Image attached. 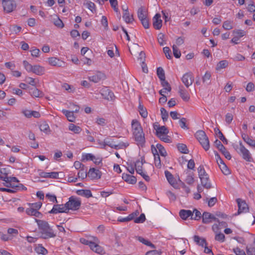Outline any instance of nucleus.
I'll use <instances>...</instances> for the list:
<instances>
[{"label":"nucleus","mask_w":255,"mask_h":255,"mask_svg":"<svg viewBox=\"0 0 255 255\" xmlns=\"http://www.w3.org/2000/svg\"><path fill=\"white\" fill-rule=\"evenodd\" d=\"M39 229L40 231L41 238L43 239H48L54 238L56 236L53 230L50 227L47 222L43 220L35 219Z\"/></svg>","instance_id":"obj_1"},{"label":"nucleus","mask_w":255,"mask_h":255,"mask_svg":"<svg viewBox=\"0 0 255 255\" xmlns=\"http://www.w3.org/2000/svg\"><path fill=\"white\" fill-rule=\"evenodd\" d=\"M131 126L135 140L138 142V145L142 146L144 144L145 140L144 133L140 124L136 120H132Z\"/></svg>","instance_id":"obj_2"},{"label":"nucleus","mask_w":255,"mask_h":255,"mask_svg":"<svg viewBox=\"0 0 255 255\" xmlns=\"http://www.w3.org/2000/svg\"><path fill=\"white\" fill-rule=\"evenodd\" d=\"M195 136L200 142L203 148L206 151L208 150L210 148V143L208 137L205 132L202 130H198L196 132Z\"/></svg>","instance_id":"obj_3"},{"label":"nucleus","mask_w":255,"mask_h":255,"mask_svg":"<svg viewBox=\"0 0 255 255\" xmlns=\"http://www.w3.org/2000/svg\"><path fill=\"white\" fill-rule=\"evenodd\" d=\"M65 204L67 207L66 210H68L69 212L70 210H78L81 205V202L79 199L71 196L69 198V201L67 202Z\"/></svg>","instance_id":"obj_4"},{"label":"nucleus","mask_w":255,"mask_h":255,"mask_svg":"<svg viewBox=\"0 0 255 255\" xmlns=\"http://www.w3.org/2000/svg\"><path fill=\"white\" fill-rule=\"evenodd\" d=\"M214 144L227 159L230 160L231 159L232 156L230 152L227 150L220 140L216 139L214 142Z\"/></svg>","instance_id":"obj_5"},{"label":"nucleus","mask_w":255,"mask_h":255,"mask_svg":"<svg viewBox=\"0 0 255 255\" xmlns=\"http://www.w3.org/2000/svg\"><path fill=\"white\" fill-rule=\"evenodd\" d=\"M67 208L66 204H55L52 209L48 212L49 214H56L58 213H68V210H66Z\"/></svg>","instance_id":"obj_6"},{"label":"nucleus","mask_w":255,"mask_h":255,"mask_svg":"<svg viewBox=\"0 0 255 255\" xmlns=\"http://www.w3.org/2000/svg\"><path fill=\"white\" fill-rule=\"evenodd\" d=\"M2 4L4 10L7 13H10L13 11L16 7V3L14 0H8Z\"/></svg>","instance_id":"obj_7"},{"label":"nucleus","mask_w":255,"mask_h":255,"mask_svg":"<svg viewBox=\"0 0 255 255\" xmlns=\"http://www.w3.org/2000/svg\"><path fill=\"white\" fill-rule=\"evenodd\" d=\"M213 221L219 222V220L214 215L207 212H204L202 215V222L204 224H209Z\"/></svg>","instance_id":"obj_8"},{"label":"nucleus","mask_w":255,"mask_h":255,"mask_svg":"<svg viewBox=\"0 0 255 255\" xmlns=\"http://www.w3.org/2000/svg\"><path fill=\"white\" fill-rule=\"evenodd\" d=\"M237 202L238 205V211L237 213H236L235 215H238L242 213H246L248 211L249 208L248 207V205L245 202V201L242 200V199L238 198L237 199Z\"/></svg>","instance_id":"obj_9"},{"label":"nucleus","mask_w":255,"mask_h":255,"mask_svg":"<svg viewBox=\"0 0 255 255\" xmlns=\"http://www.w3.org/2000/svg\"><path fill=\"white\" fill-rule=\"evenodd\" d=\"M181 80L185 86L187 88H188L194 82L193 74L191 72H188L184 74Z\"/></svg>","instance_id":"obj_10"},{"label":"nucleus","mask_w":255,"mask_h":255,"mask_svg":"<svg viewBox=\"0 0 255 255\" xmlns=\"http://www.w3.org/2000/svg\"><path fill=\"white\" fill-rule=\"evenodd\" d=\"M153 128L156 130V135L158 137H160L161 136L164 134H167L169 130L165 126H160L154 124Z\"/></svg>","instance_id":"obj_11"},{"label":"nucleus","mask_w":255,"mask_h":255,"mask_svg":"<svg viewBox=\"0 0 255 255\" xmlns=\"http://www.w3.org/2000/svg\"><path fill=\"white\" fill-rule=\"evenodd\" d=\"M240 151L242 154L243 159L249 162L251 161L252 157L249 151L245 147L242 142L240 143Z\"/></svg>","instance_id":"obj_12"},{"label":"nucleus","mask_w":255,"mask_h":255,"mask_svg":"<svg viewBox=\"0 0 255 255\" xmlns=\"http://www.w3.org/2000/svg\"><path fill=\"white\" fill-rule=\"evenodd\" d=\"M102 175V172L94 168H91L88 173V176L92 179H100Z\"/></svg>","instance_id":"obj_13"},{"label":"nucleus","mask_w":255,"mask_h":255,"mask_svg":"<svg viewBox=\"0 0 255 255\" xmlns=\"http://www.w3.org/2000/svg\"><path fill=\"white\" fill-rule=\"evenodd\" d=\"M161 15L156 13L153 17V26L155 29L159 30L162 27V21L161 19Z\"/></svg>","instance_id":"obj_14"},{"label":"nucleus","mask_w":255,"mask_h":255,"mask_svg":"<svg viewBox=\"0 0 255 255\" xmlns=\"http://www.w3.org/2000/svg\"><path fill=\"white\" fill-rule=\"evenodd\" d=\"M105 78V74L99 71L97 72L94 75L89 77V80L94 83H98Z\"/></svg>","instance_id":"obj_15"},{"label":"nucleus","mask_w":255,"mask_h":255,"mask_svg":"<svg viewBox=\"0 0 255 255\" xmlns=\"http://www.w3.org/2000/svg\"><path fill=\"white\" fill-rule=\"evenodd\" d=\"M29 93L33 97L41 98L44 96L43 93L35 87L30 88L29 89Z\"/></svg>","instance_id":"obj_16"},{"label":"nucleus","mask_w":255,"mask_h":255,"mask_svg":"<svg viewBox=\"0 0 255 255\" xmlns=\"http://www.w3.org/2000/svg\"><path fill=\"white\" fill-rule=\"evenodd\" d=\"M0 179L4 181L6 184H4V185L6 187H9L11 185L10 183L11 182H18L19 181L17 178L15 177H3L0 175Z\"/></svg>","instance_id":"obj_17"},{"label":"nucleus","mask_w":255,"mask_h":255,"mask_svg":"<svg viewBox=\"0 0 255 255\" xmlns=\"http://www.w3.org/2000/svg\"><path fill=\"white\" fill-rule=\"evenodd\" d=\"M39 175L40 177L43 178H50L53 179H57L58 178L59 173L57 172H41L40 173H39Z\"/></svg>","instance_id":"obj_18"},{"label":"nucleus","mask_w":255,"mask_h":255,"mask_svg":"<svg viewBox=\"0 0 255 255\" xmlns=\"http://www.w3.org/2000/svg\"><path fill=\"white\" fill-rule=\"evenodd\" d=\"M122 178L126 182L131 184H134L136 182V178L135 176L126 173L123 174Z\"/></svg>","instance_id":"obj_19"},{"label":"nucleus","mask_w":255,"mask_h":255,"mask_svg":"<svg viewBox=\"0 0 255 255\" xmlns=\"http://www.w3.org/2000/svg\"><path fill=\"white\" fill-rule=\"evenodd\" d=\"M179 216L183 220H186L188 217H191V218L193 216V212L191 210H181L179 212Z\"/></svg>","instance_id":"obj_20"},{"label":"nucleus","mask_w":255,"mask_h":255,"mask_svg":"<svg viewBox=\"0 0 255 255\" xmlns=\"http://www.w3.org/2000/svg\"><path fill=\"white\" fill-rule=\"evenodd\" d=\"M102 95L104 97L105 99L109 101H112L115 98L113 92L108 89L103 90Z\"/></svg>","instance_id":"obj_21"},{"label":"nucleus","mask_w":255,"mask_h":255,"mask_svg":"<svg viewBox=\"0 0 255 255\" xmlns=\"http://www.w3.org/2000/svg\"><path fill=\"white\" fill-rule=\"evenodd\" d=\"M179 93L182 100L187 102L190 99V96L188 92L184 89L183 86L179 88Z\"/></svg>","instance_id":"obj_22"},{"label":"nucleus","mask_w":255,"mask_h":255,"mask_svg":"<svg viewBox=\"0 0 255 255\" xmlns=\"http://www.w3.org/2000/svg\"><path fill=\"white\" fill-rule=\"evenodd\" d=\"M194 241L197 245L203 247L204 246H207V243L206 240L204 238H202L199 236L195 235L193 237Z\"/></svg>","instance_id":"obj_23"},{"label":"nucleus","mask_w":255,"mask_h":255,"mask_svg":"<svg viewBox=\"0 0 255 255\" xmlns=\"http://www.w3.org/2000/svg\"><path fill=\"white\" fill-rule=\"evenodd\" d=\"M165 175L168 181V182L173 187H175L176 185V180L174 179L172 174L168 171L166 170L165 171Z\"/></svg>","instance_id":"obj_24"},{"label":"nucleus","mask_w":255,"mask_h":255,"mask_svg":"<svg viewBox=\"0 0 255 255\" xmlns=\"http://www.w3.org/2000/svg\"><path fill=\"white\" fill-rule=\"evenodd\" d=\"M202 186L207 189H210L211 188V184L209 182V176L207 177L202 176L200 178Z\"/></svg>","instance_id":"obj_25"},{"label":"nucleus","mask_w":255,"mask_h":255,"mask_svg":"<svg viewBox=\"0 0 255 255\" xmlns=\"http://www.w3.org/2000/svg\"><path fill=\"white\" fill-rule=\"evenodd\" d=\"M48 62L49 64H50L52 66L58 67L62 66V63H63L62 61H60L59 59L56 57L49 58Z\"/></svg>","instance_id":"obj_26"},{"label":"nucleus","mask_w":255,"mask_h":255,"mask_svg":"<svg viewBox=\"0 0 255 255\" xmlns=\"http://www.w3.org/2000/svg\"><path fill=\"white\" fill-rule=\"evenodd\" d=\"M62 113L65 115L67 120L71 122H74L76 117L74 115V112L69 111L66 110H63Z\"/></svg>","instance_id":"obj_27"},{"label":"nucleus","mask_w":255,"mask_h":255,"mask_svg":"<svg viewBox=\"0 0 255 255\" xmlns=\"http://www.w3.org/2000/svg\"><path fill=\"white\" fill-rule=\"evenodd\" d=\"M35 251L38 254L46 255L48 254V251L41 244L35 245Z\"/></svg>","instance_id":"obj_28"},{"label":"nucleus","mask_w":255,"mask_h":255,"mask_svg":"<svg viewBox=\"0 0 255 255\" xmlns=\"http://www.w3.org/2000/svg\"><path fill=\"white\" fill-rule=\"evenodd\" d=\"M44 69L43 67L39 65H34L33 66L32 72L37 75H41L43 74Z\"/></svg>","instance_id":"obj_29"},{"label":"nucleus","mask_w":255,"mask_h":255,"mask_svg":"<svg viewBox=\"0 0 255 255\" xmlns=\"http://www.w3.org/2000/svg\"><path fill=\"white\" fill-rule=\"evenodd\" d=\"M77 193L80 196H84L86 198H90L92 197V194L91 191L90 190L86 189H82L79 190L77 191Z\"/></svg>","instance_id":"obj_30"},{"label":"nucleus","mask_w":255,"mask_h":255,"mask_svg":"<svg viewBox=\"0 0 255 255\" xmlns=\"http://www.w3.org/2000/svg\"><path fill=\"white\" fill-rule=\"evenodd\" d=\"M137 16L139 20L147 17L146 11L143 7L141 6L138 9Z\"/></svg>","instance_id":"obj_31"},{"label":"nucleus","mask_w":255,"mask_h":255,"mask_svg":"<svg viewBox=\"0 0 255 255\" xmlns=\"http://www.w3.org/2000/svg\"><path fill=\"white\" fill-rule=\"evenodd\" d=\"M123 17L126 23H131L133 21L134 19L133 16H130L128 10H127V12H125L123 13Z\"/></svg>","instance_id":"obj_32"},{"label":"nucleus","mask_w":255,"mask_h":255,"mask_svg":"<svg viewBox=\"0 0 255 255\" xmlns=\"http://www.w3.org/2000/svg\"><path fill=\"white\" fill-rule=\"evenodd\" d=\"M215 133L218 135L219 138L221 140L224 144H228V140L225 137L222 132L218 128H215L214 129Z\"/></svg>","instance_id":"obj_33"},{"label":"nucleus","mask_w":255,"mask_h":255,"mask_svg":"<svg viewBox=\"0 0 255 255\" xmlns=\"http://www.w3.org/2000/svg\"><path fill=\"white\" fill-rule=\"evenodd\" d=\"M177 147L178 150L182 153L187 154L189 152V150L186 145L184 143H178L177 145Z\"/></svg>","instance_id":"obj_34"},{"label":"nucleus","mask_w":255,"mask_h":255,"mask_svg":"<svg viewBox=\"0 0 255 255\" xmlns=\"http://www.w3.org/2000/svg\"><path fill=\"white\" fill-rule=\"evenodd\" d=\"M137 239L140 242L142 243L144 245H146L149 247H150L151 248H152L153 249L155 248V246L154 245L152 244L150 242L145 240L142 237H139V236L137 237Z\"/></svg>","instance_id":"obj_35"},{"label":"nucleus","mask_w":255,"mask_h":255,"mask_svg":"<svg viewBox=\"0 0 255 255\" xmlns=\"http://www.w3.org/2000/svg\"><path fill=\"white\" fill-rule=\"evenodd\" d=\"M138 111L141 116L143 118H146L147 117V112L145 108L140 104L138 106Z\"/></svg>","instance_id":"obj_36"},{"label":"nucleus","mask_w":255,"mask_h":255,"mask_svg":"<svg viewBox=\"0 0 255 255\" xmlns=\"http://www.w3.org/2000/svg\"><path fill=\"white\" fill-rule=\"evenodd\" d=\"M69 130L73 131L75 133H79L82 130V129L80 127L77 126L73 124H69Z\"/></svg>","instance_id":"obj_37"},{"label":"nucleus","mask_w":255,"mask_h":255,"mask_svg":"<svg viewBox=\"0 0 255 255\" xmlns=\"http://www.w3.org/2000/svg\"><path fill=\"white\" fill-rule=\"evenodd\" d=\"M157 75L160 80H163L165 79L164 71L162 67L157 68Z\"/></svg>","instance_id":"obj_38"},{"label":"nucleus","mask_w":255,"mask_h":255,"mask_svg":"<svg viewBox=\"0 0 255 255\" xmlns=\"http://www.w3.org/2000/svg\"><path fill=\"white\" fill-rule=\"evenodd\" d=\"M156 146L161 156L165 157L167 155L165 148L161 144L157 143Z\"/></svg>","instance_id":"obj_39"},{"label":"nucleus","mask_w":255,"mask_h":255,"mask_svg":"<svg viewBox=\"0 0 255 255\" xmlns=\"http://www.w3.org/2000/svg\"><path fill=\"white\" fill-rule=\"evenodd\" d=\"M219 166L224 174L227 175L230 174V171L225 163L220 164Z\"/></svg>","instance_id":"obj_40"},{"label":"nucleus","mask_w":255,"mask_h":255,"mask_svg":"<svg viewBox=\"0 0 255 255\" xmlns=\"http://www.w3.org/2000/svg\"><path fill=\"white\" fill-rule=\"evenodd\" d=\"M211 77V73L209 71H207L205 75L202 77L203 82L204 83H206L209 85L210 83V80Z\"/></svg>","instance_id":"obj_41"},{"label":"nucleus","mask_w":255,"mask_h":255,"mask_svg":"<svg viewBox=\"0 0 255 255\" xmlns=\"http://www.w3.org/2000/svg\"><path fill=\"white\" fill-rule=\"evenodd\" d=\"M143 164L140 162L139 160H137L134 163L135 169L138 174L142 173Z\"/></svg>","instance_id":"obj_42"},{"label":"nucleus","mask_w":255,"mask_h":255,"mask_svg":"<svg viewBox=\"0 0 255 255\" xmlns=\"http://www.w3.org/2000/svg\"><path fill=\"white\" fill-rule=\"evenodd\" d=\"M233 21L231 20H226L223 23V27L226 30H230L233 28Z\"/></svg>","instance_id":"obj_43"},{"label":"nucleus","mask_w":255,"mask_h":255,"mask_svg":"<svg viewBox=\"0 0 255 255\" xmlns=\"http://www.w3.org/2000/svg\"><path fill=\"white\" fill-rule=\"evenodd\" d=\"M198 172L199 177H202V176L207 177L208 176V174L205 171L203 165H200L197 169Z\"/></svg>","instance_id":"obj_44"},{"label":"nucleus","mask_w":255,"mask_h":255,"mask_svg":"<svg viewBox=\"0 0 255 255\" xmlns=\"http://www.w3.org/2000/svg\"><path fill=\"white\" fill-rule=\"evenodd\" d=\"M39 128L41 131H43L45 133H47L50 131L49 127L45 122H43L40 125Z\"/></svg>","instance_id":"obj_45"},{"label":"nucleus","mask_w":255,"mask_h":255,"mask_svg":"<svg viewBox=\"0 0 255 255\" xmlns=\"http://www.w3.org/2000/svg\"><path fill=\"white\" fill-rule=\"evenodd\" d=\"M9 29L12 33L17 34L21 31V27L20 26L12 25L10 26Z\"/></svg>","instance_id":"obj_46"},{"label":"nucleus","mask_w":255,"mask_h":255,"mask_svg":"<svg viewBox=\"0 0 255 255\" xmlns=\"http://www.w3.org/2000/svg\"><path fill=\"white\" fill-rule=\"evenodd\" d=\"M87 176L88 173H87L86 170L84 168L81 169L78 173V177L82 179H85Z\"/></svg>","instance_id":"obj_47"},{"label":"nucleus","mask_w":255,"mask_h":255,"mask_svg":"<svg viewBox=\"0 0 255 255\" xmlns=\"http://www.w3.org/2000/svg\"><path fill=\"white\" fill-rule=\"evenodd\" d=\"M54 24L55 26L59 28H63L64 26L62 21L58 17H57L54 18Z\"/></svg>","instance_id":"obj_48"},{"label":"nucleus","mask_w":255,"mask_h":255,"mask_svg":"<svg viewBox=\"0 0 255 255\" xmlns=\"http://www.w3.org/2000/svg\"><path fill=\"white\" fill-rule=\"evenodd\" d=\"M162 119L164 122L166 121L168 118V113L164 108L160 109Z\"/></svg>","instance_id":"obj_49"},{"label":"nucleus","mask_w":255,"mask_h":255,"mask_svg":"<svg viewBox=\"0 0 255 255\" xmlns=\"http://www.w3.org/2000/svg\"><path fill=\"white\" fill-rule=\"evenodd\" d=\"M172 49L174 56L176 58H180L181 56V52L178 47L176 45H173L172 46Z\"/></svg>","instance_id":"obj_50"},{"label":"nucleus","mask_w":255,"mask_h":255,"mask_svg":"<svg viewBox=\"0 0 255 255\" xmlns=\"http://www.w3.org/2000/svg\"><path fill=\"white\" fill-rule=\"evenodd\" d=\"M161 82V85L162 87H164V90H167L168 92H170L171 90V88L169 83L165 80V79H164L163 80H160Z\"/></svg>","instance_id":"obj_51"},{"label":"nucleus","mask_w":255,"mask_h":255,"mask_svg":"<svg viewBox=\"0 0 255 255\" xmlns=\"http://www.w3.org/2000/svg\"><path fill=\"white\" fill-rule=\"evenodd\" d=\"M145 216L144 214L142 213L140 214L139 217L134 219V222L135 223H142L145 220Z\"/></svg>","instance_id":"obj_52"},{"label":"nucleus","mask_w":255,"mask_h":255,"mask_svg":"<svg viewBox=\"0 0 255 255\" xmlns=\"http://www.w3.org/2000/svg\"><path fill=\"white\" fill-rule=\"evenodd\" d=\"M192 212H193V214L194 213L195 214V217H193V216H192L191 218V219H194L195 220H199L201 218V217H202L201 213L197 209H194Z\"/></svg>","instance_id":"obj_53"},{"label":"nucleus","mask_w":255,"mask_h":255,"mask_svg":"<svg viewBox=\"0 0 255 255\" xmlns=\"http://www.w3.org/2000/svg\"><path fill=\"white\" fill-rule=\"evenodd\" d=\"M233 33L235 35H237L238 37H239V38H240L241 37H242L244 36V35H245L246 32V31H245L243 30L238 29V30H234L233 31Z\"/></svg>","instance_id":"obj_54"},{"label":"nucleus","mask_w":255,"mask_h":255,"mask_svg":"<svg viewBox=\"0 0 255 255\" xmlns=\"http://www.w3.org/2000/svg\"><path fill=\"white\" fill-rule=\"evenodd\" d=\"M92 238L93 240L91 241V242L90 243L89 246L92 251H94V250L96 248V246H97V245H98L96 243V242H98V239L97 238L94 237H92Z\"/></svg>","instance_id":"obj_55"},{"label":"nucleus","mask_w":255,"mask_h":255,"mask_svg":"<svg viewBox=\"0 0 255 255\" xmlns=\"http://www.w3.org/2000/svg\"><path fill=\"white\" fill-rule=\"evenodd\" d=\"M228 65V62L226 60L220 61L217 64V69L225 68Z\"/></svg>","instance_id":"obj_56"},{"label":"nucleus","mask_w":255,"mask_h":255,"mask_svg":"<svg viewBox=\"0 0 255 255\" xmlns=\"http://www.w3.org/2000/svg\"><path fill=\"white\" fill-rule=\"evenodd\" d=\"M23 66L26 70L29 72H32L33 66L29 64L27 61L24 60L23 61Z\"/></svg>","instance_id":"obj_57"},{"label":"nucleus","mask_w":255,"mask_h":255,"mask_svg":"<svg viewBox=\"0 0 255 255\" xmlns=\"http://www.w3.org/2000/svg\"><path fill=\"white\" fill-rule=\"evenodd\" d=\"M154 163H155V166L157 168H160L161 167V160H160V158L159 155L157 154L156 155H155V156H154Z\"/></svg>","instance_id":"obj_58"},{"label":"nucleus","mask_w":255,"mask_h":255,"mask_svg":"<svg viewBox=\"0 0 255 255\" xmlns=\"http://www.w3.org/2000/svg\"><path fill=\"white\" fill-rule=\"evenodd\" d=\"M163 51L165 54L166 58L168 59H171L172 56L170 54L171 51L169 48L168 47H165L163 48Z\"/></svg>","instance_id":"obj_59"},{"label":"nucleus","mask_w":255,"mask_h":255,"mask_svg":"<svg viewBox=\"0 0 255 255\" xmlns=\"http://www.w3.org/2000/svg\"><path fill=\"white\" fill-rule=\"evenodd\" d=\"M225 235H224V234L220 233L217 234L215 236V239L216 241H219L221 242H223L225 241Z\"/></svg>","instance_id":"obj_60"},{"label":"nucleus","mask_w":255,"mask_h":255,"mask_svg":"<svg viewBox=\"0 0 255 255\" xmlns=\"http://www.w3.org/2000/svg\"><path fill=\"white\" fill-rule=\"evenodd\" d=\"M164 35L163 34H162V33H160L158 35V37H157L158 41L159 44L161 46H162L165 44V42H164Z\"/></svg>","instance_id":"obj_61"},{"label":"nucleus","mask_w":255,"mask_h":255,"mask_svg":"<svg viewBox=\"0 0 255 255\" xmlns=\"http://www.w3.org/2000/svg\"><path fill=\"white\" fill-rule=\"evenodd\" d=\"M185 182L189 185H191L194 182V179L192 175L189 174L186 178L185 179Z\"/></svg>","instance_id":"obj_62"},{"label":"nucleus","mask_w":255,"mask_h":255,"mask_svg":"<svg viewBox=\"0 0 255 255\" xmlns=\"http://www.w3.org/2000/svg\"><path fill=\"white\" fill-rule=\"evenodd\" d=\"M233 251L236 255H246L245 252L238 247L234 249Z\"/></svg>","instance_id":"obj_63"},{"label":"nucleus","mask_w":255,"mask_h":255,"mask_svg":"<svg viewBox=\"0 0 255 255\" xmlns=\"http://www.w3.org/2000/svg\"><path fill=\"white\" fill-rule=\"evenodd\" d=\"M248 255H255V247H247Z\"/></svg>","instance_id":"obj_64"}]
</instances>
